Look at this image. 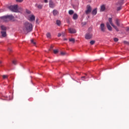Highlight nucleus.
Here are the masks:
<instances>
[{
	"mask_svg": "<svg viewBox=\"0 0 129 129\" xmlns=\"http://www.w3.org/2000/svg\"><path fill=\"white\" fill-rule=\"evenodd\" d=\"M23 29H26L27 32H31L33 30V25L29 22H25Z\"/></svg>",
	"mask_w": 129,
	"mask_h": 129,
	"instance_id": "nucleus-1",
	"label": "nucleus"
},
{
	"mask_svg": "<svg viewBox=\"0 0 129 129\" xmlns=\"http://www.w3.org/2000/svg\"><path fill=\"white\" fill-rule=\"evenodd\" d=\"M108 21H109V22L106 23V27L108 30H109V31H112V27H111V26H110V25L111 26L113 25V23L112 22V18H108Z\"/></svg>",
	"mask_w": 129,
	"mask_h": 129,
	"instance_id": "nucleus-2",
	"label": "nucleus"
},
{
	"mask_svg": "<svg viewBox=\"0 0 129 129\" xmlns=\"http://www.w3.org/2000/svg\"><path fill=\"white\" fill-rule=\"evenodd\" d=\"M8 9L11 11V12H14V13H17L18 12V5L10 6L8 7Z\"/></svg>",
	"mask_w": 129,
	"mask_h": 129,
	"instance_id": "nucleus-3",
	"label": "nucleus"
},
{
	"mask_svg": "<svg viewBox=\"0 0 129 129\" xmlns=\"http://www.w3.org/2000/svg\"><path fill=\"white\" fill-rule=\"evenodd\" d=\"M91 11H92V8L90 5L87 6V10L85 11L86 14L88 15V14H90L91 13Z\"/></svg>",
	"mask_w": 129,
	"mask_h": 129,
	"instance_id": "nucleus-4",
	"label": "nucleus"
},
{
	"mask_svg": "<svg viewBox=\"0 0 129 129\" xmlns=\"http://www.w3.org/2000/svg\"><path fill=\"white\" fill-rule=\"evenodd\" d=\"M92 36L93 35L92 33H87L86 34L85 38L87 40H89L92 38Z\"/></svg>",
	"mask_w": 129,
	"mask_h": 129,
	"instance_id": "nucleus-5",
	"label": "nucleus"
},
{
	"mask_svg": "<svg viewBox=\"0 0 129 129\" xmlns=\"http://www.w3.org/2000/svg\"><path fill=\"white\" fill-rule=\"evenodd\" d=\"M49 8H51V9H53V8H55V3L52 1V0H50L49 2Z\"/></svg>",
	"mask_w": 129,
	"mask_h": 129,
	"instance_id": "nucleus-6",
	"label": "nucleus"
},
{
	"mask_svg": "<svg viewBox=\"0 0 129 129\" xmlns=\"http://www.w3.org/2000/svg\"><path fill=\"white\" fill-rule=\"evenodd\" d=\"M100 28L102 32H105V25L104 23L100 24Z\"/></svg>",
	"mask_w": 129,
	"mask_h": 129,
	"instance_id": "nucleus-7",
	"label": "nucleus"
},
{
	"mask_svg": "<svg viewBox=\"0 0 129 129\" xmlns=\"http://www.w3.org/2000/svg\"><path fill=\"white\" fill-rule=\"evenodd\" d=\"M69 32L70 34H75L76 33V30L74 28H69Z\"/></svg>",
	"mask_w": 129,
	"mask_h": 129,
	"instance_id": "nucleus-8",
	"label": "nucleus"
},
{
	"mask_svg": "<svg viewBox=\"0 0 129 129\" xmlns=\"http://www.w3.org/2000/svg\"><path fill=\"white\" fill-rule=\"evenodd\" d=\"M35 19L36 17H35V16H34V15H30L29 17V21H30V22H33V21H35Z\"/></svg>",
	"mask_w": 129,
	"mask_h": 129,
	"instance_id": "nucleus-9",
	"label": "nucleus"
},
{
	"mask_svg": "<svg viewBox=\"0 0 129 129\" xmlns=\"http://www.w3.org/2000/svg\"><path fill=\"white\" fill-rule=\"evenodd\" d=\"M2 20H3L4 22H9V18L8 16H3L1 17Z\"/></svg>",
	"mask_w": 129,
	"mask_h": 129,
	"instance_id": "nucleus-10",
	"label": "nucleus"
},
{
	"mask_svg": "<svg viewBox=\"0 0 129 129\" xmlns=\"http://www.w3.org/2000/svg\"><path fill=\"white\" fill-rule=\"evenodd\" d=\"M120 20H118V19H116L115 21V24L116 25L118 26V27H120Z\"/></svg>",
	"mask_w": 129,
	"mask_h": 129,
	"instance_id": "nucleus-11",
	"label": "nucleus"
},
{
	"mask_svg": "<svg viewBox=\"0 0 129 129\" xmlns=\"http://www.w3.org/2000/svg\"><path fill=\"white\" fill-rule=\"evenodd\" d=\"M9 21H12V20H14V17L13 15H7Z\"/></svg>",
	"mask_w": 129,
	"mask_h": 129,
	"instance_id": "nucleus-12",
	"label": "nucleus"
},
{
	"mask_svg": "<svg viewBox=\"0 0 129 129\" xmlns=\"http://www.w3.org/2000/svg\"><path fill=\"white\" fill-rule=\"evenodd\" d=\"M92 14L93 15V16H95V15H96V14H97V9H95L93 10Z\"/></svg>",
	"mask_w": 129,
	"mask_h": 129,
	"instance_id": "nucleus-13",
	"label": "nucleus"
},
{
	"mask_svg": "<svg viewBox=\"0 0 129 129\" xmlns=\"http://www.w3.org/2000/svg\"><path fill=\"white\" fill-rule=\"evenodd\" d=\"M1 34L2 37H7V32L6 31H1Z\"/></svg>",
	"mask_w": 129,
	"mask_h": 129,
	"instance_id": "nucleus-14",
	"label": "nucleus"
},
{
	"mask_svg": "<svg viewBox=\"0 0 129 129\" xmlns=\"http://www.w3.org/2000/svg\"><path fill=\"white\" fill-rule=\"evenodd\" d=\"M101 12H104L105 11V5H102L101 6Z\"/></svg>",
	"mask_w": 129,
	"mask_h": 129,
	"instance_id": "nucleus-15",
	"label": "nucleus"
},
{
	"mask_svg": "<svg viewBox=\"0 0 129 129\" xmlns=\"http://www.w3.org/2000/svg\"><path fill=\"white\" fill-rule=\"evenodd\" d=\"M73 19L74 20H77V19H78V15H77V14H74L73 17Z\"/></svg>",
	"mask_w": 129,
	"mask_h": 129,
	"instance_id": "nucleus-16",
	"label": "nucleus"
},
{
	"mask_svg": "<svg viewBox=\"0 0 129 129\" xmlns=\"http://www.w3.org/2000/svg\"><path fill=\"white\" fill-rule=\"evenodd\" d=\"M1 29L2 30V31H7V27H6V26H4V25H2L1 26Z\"/></svg>",
	"mask_w": 129,
	"mask_h": 129,
	"instance_id": "nucleus-17",
	"label": "nucleus"
},
{
	"mask_svg": "<svg viewBox=\"0 0 129 129\" xmlns=\"http://www.w3.org/2000/svg\"><path fill=\"white\" fill-rule=\"evenodd\" d=\"M53 16H57V15H58V11H57L56 10H53Z\"/></svg>",
	"mask_w": 129,
	"mask_h": 129,
	"instance_id": "nucleus-18",
	"label": "nucleus"
},
{
	"mask_svg": "<svg viewBox=\"0 0 129 129\" xmlns=\"http://www.w3.org/2000/svg\"><path fill=\"white\" fill-rule=\"evenodd\" d=\"M112 27H113V28H114V29H115V30H116V31L117 32H118V31H119V30H118V28H117V27H116V26L114 25V24L112 25Z\"/></svg>",
	"mask_w": 129,
	"mask_h": 129,
	"instance_id": "nucleus-19",
	"label": "nucleus"
},
{
	"mask_svg": "<svg viewBox=\"0 0 129 129\" xmlns=\"http://www.w3.org/2000/svg\"><path fill=\"white\" fill-rule=\"evenodd\" d=\"M69 15H73L74 14V11L73 10H70L69 11Z\"/></svg>",
	"mask_w": 129,
	"mask_h": 129,
	"instance_id": "nucleus-20",
	"label": "nucleus"
},
{
	"mask_svg": "<svg viewBox=\"0 0 129 129\" xmlns=\"http://www.w3.org/2000/svg\"><path fill=\"white\" fill-rule=\"evenodd\" d=\"M46 37L47 38H48L49 39H50L51 38V34L50 33H47L46 34Z\"/></svg>",
	"mask_w": 129,
	"mask_h": 129,
	"instance_id": "nucleus-21",
	"label": "nucleus"
},
{
	"mask_svg": "<svg viewBox=\"0 0 129 129\" xmlns=\"http://www.w3.org/2000/svg\"><path fill=\"white\" fill-rule=\"evenodd\" d=\"M56 25L60 26V25H61V21H60V20H56Z\"/></svg>",
	"mask_w": 129,
	"mask_h": 129,
	"instance_id": "nucleus-22",
	"label": "nucleus"
},
{
	"mask_svg": "<svg viewBox=\"0 0 129 129\" xmlns=\"http://www.w3.org/2000/svg\"><path fill=\"white\" fill-rule=\"evenodd\" d=\"M70 42H72L73 43H74L75 42V39L74 38H71L69 39Z\"/></svg>",
	"mask_w": 129,
	"mask_h": 129,
	"instance_id": "nucleus-23",
	"label": "nucleus"
},
{
	"mask_svg": "<svg viewBox=\"0 0 129 129\" xmlns=\"http://www.w3.org/2000/svg\"><path fill=\"white\" fill-rule=\"evenodd\" d=\"M95 43V41L94 40H91L90 42V43L91 45H94V44Z\"/></svg>",
	"mask_w": 129,
	"mask_h": 129,
	"instance_id": "nucleus-24",
	"label": "nucleus"
},
{
	"mask_svg": "<svg viewBox=\"0 0 129 129\" xmlns=\"http://www.w3.org/2000/svg\"><path fill=\"white\" fill-rule=\"evenodd\" d=\"M37 8H38V9H42V8H43V5H38Z\"/></svg>",
	"mask_w": 129,
	"mask_h": 129,
	"instance_id": "nucleus-25",
	"label": "nucleus"
},
{
	"mask_svg": "<svg viewBox=\"0 0 129 129\" xmlns=\"http://www.w3.org/2000/svg\"><path fill=\"white\" fill-rule=\"evenodd\" d=\"M31 43H32V44H33V45H36V41H34L33 39H32V40H31Z\"/></svg>",
	"mask_w": 129,
	"mask_h": 129,
	"instance_id": "nucleus-26",
	"label": "nucleus"
},
{
	"mask_svg": "<svg viewBox=\"0 0 129 129\" xmlns=\"http://www.w3.org/2000/svg\"><path fill=\"white\" fill-rule=\"evenodd\" d=\"M53 53L54 54H57V53H58V50H57V49L53 50Z\"/></svg>",
	"mask_w": 129,
	"mask_h": 129,
	"instance_id": "nucleus-27",
	"label": "nucleus"
},
{
	"mask_svg": "<svg viewBox=\"0 0 129 129\" xmlns=\"http://www.w3.org/2000/svg\"><path fill=\"white\" fill-rule=\"evenodd\" d=\"M82 80H83V81L85 80L87 78H86V77L85 76H83L81 77Z\"/></svg>",
	"mask_w": 129,
	"mask_h": 129,
	"instance_id": "nucleus-28",
	"label": "nucleus"
},
{
	"mask_svg": "<svg viewBox=\"0 0 129 129\" xmlns=\"http://www.w3.org/2000/svg\"><path fill=\"white\" fill-rule=\"evenodd\" d=\"M26 13H27V14H31V11H30L28 9H26Z\"/></svg>",
	"mask_w": 129,
	"mask_h": 129,
	"instance_id": "nucleus-29",
	"label": "nucleus"
},
{
	"mask_svg": "<svg viewBox=\"0 0 129 129\" xmlns=\"http://www.w3.org/2000/svg\"><path fill=\"white\" fill-rule=\"evenodd\" d=\"M13 64H14V65H16L17 64V60H14L12 61Z\"/></svg>",
	"mask_w": 129,
	"mask_h": 129,
	"instance_id": "nucleus-30",
	"label": "nucleus"
},
{
	"mask_svg": "<svg viewBox=\"0 0 129 129\" xmlns=\"http://www.w3.org/2000/svg\"><path fill=\"white\" fill-rule=\"evenodd\" d=\"M3 79H6V78H8V76L7 75H3Z\"/></svg>",
	"mask_w": 129,
	"mask_h": 129,
	"instance_id": "nucleus-31",
	"label": "nucleus"
},
{
	"mask_svg": "<svg viewBox=\"0 0 129 129\" xmlns=\"http://www.w3.org/2000/svg\"><path fill=\"white\" fill-rule=\"evenodd\" d=\"M17 3H22L24 2V0H16Z\"/></svg>",
	"mask_w": 129,
	"mask_h": 129,
	"instance_id": "nucleus-32",
	"label": "nucleus"
},
{
	"mask_svg": "<svg viewBox=\"0 0 129 129\" xmlns=\"http://www.w3.org/2000/svg\"><path fill=\"white\" fill-rule=\"evenodd\" d=\"M66 54V52H60V54L62 55V56H64V55H65Z\"/></svg>",
	"mask_w": 129,
	"mask_h": 129,
	"instance_id": "nucleus-33",
	"label": "nucleus"
},
{
	"mask_svg": "<svg viewBox=\"0 0 129 129\" xmlns=\"http://www.w3.org/2000/svg\"><path fill=\"white\" fill-rule=\"evenodd\" d=\"M121 10V6H120L117 8V11H120Z\"/></svg>",
	"mask_w": 129,
	"mask_h": 129,
	"instance_id": "nucleus-34",
	"label": "nucleus"
},
{
	"mask_svg": "<svg viewBox=\"0 0 129 129\" xmlns=\"http://www.w3.org/2000/svg\"><path fill=\"white\" fill-rule=\"evenodd\" d=\"M87 23L86 22H84L82 23V26H85V25H86Z\"/></svg>",
	"mask_w": 129,
	"mask_h": 129,
	"instance_id": "nucleus-35",
	"label": "nucleus"
},
{
	"mask_svg": "<svg viewBox=\"0 0 129 129\" xmlns=\"http://www.w3.org/2000/svg\"><path fill=\"white\" fill-rule=\"evenodd\" d=\"M114 42H117V41H118V38H114Z\"/></svg>",
	"mask_w": 129,
	"mask_h": 129,
	"instance_id": "nucleus-36",
	"label": "nucleus"
},
{
	"mask_svg": "<svg viewBox=\"0 0 129 129\" xmlns=\"http://www.w3.org/2000/svg\"><path fill=\"white\" fill-rule=\"evenodd\" d=\"M39 21V19L38 18H37L36 19V24H39V23L38 22Z\"/></svg>",
	"mask_w": 129,
	"mask_h": 129,
	"instance_id": "nucleus-37",
	"label": "nucleus"
},
{
	"mask_svg": "<svg viewBox=\"0 0 129 129\" xmlns=\"http://www.w3.org/2000/svg\"><path fill=\"white\" fill-rule=\"evenodd\" d=\"M61 35H62V34L61 33H58L57 37H58V38H59V37H61Z\"/></svg>",
	"mask_w": 129,
	"mask_h": 129,
	"instance_id": "nucleus-38",
	"label": "nucleus"
},
{
	"mask_svg": "<svg viewBox=\"0 0 129 129\" xmlns=\"http://www.w3.org/2000/svg\"><path fill=\"white\" fill-rule=\"evenodd\" d=\"M8 52H11V51H12V49L9 48H8Z\"/></svg>",
	"mask_w": 129,
	"mask_h": 129,
	"instance_id": "nucleus-39",
	"label": "nucleus"
},
{
	"mask_svg": "<svg viewBox=\"0 0 129 129\" xmlns=\"http://www.w3.org/2000/svg\"><path fill=\"white\" fill-rule=\"evenodd\" d=\"M124 44H128V42L126 41H124Z\"/></svg>",
	"mask_w": 129,
	"mask_h": 129,
	"instance_id": "nucleus-40",
	"label": "nucleus"
},
{
	"mask_svg": "<svg viewBox=\"0 0 129 129\" xmlns=\"http://www.w3.org/2000/svg\"><path fill=\"white\" fill-rule=\"evenodd\" d=\"M52 49H53V46H50V48L49 49V51H51V50H52Z\"/></svg>",
	"mask_w": 129,
	"mask_h": 129,
	"instance_id": "nucleus-41",
	"label": "nucleus"
},
{
	"mask_svg": "<svg viewBox=\"0 0 129 129\" xmlns=\"http://www.w3.org/2000/svg\"><path fill=\"white\" fill-rule=\"evenodd\" d=\"M44 2H45V3H48V0H44Z\"/></svg>",
	"mask_w": 129,
	"mask_h": 129,
	"instance_id": "nucleus-42",
	"label": "nucleus"
},
{
	"mask_svg": "<svg viewBox=\"0 0 129 129\" xmlns=\"http://www.w3.org/2000/svg\"><path fill=\"white\" fill-rule=\"evenodd\" d=\"M126 31H129V27H126Z\"/></svg>",
	"mask_w": 129,
	"mask_h": 129,
	"instance_id": "nucleus-43",
	"label": "nucleus"
},
{
	"mask_svg": "<svg viewBox=\"0 0 129 129\" xmlns=\"http://www.w3.org/2000/svg\"><path fill=\"white\" fill-rule=\"evenodd\" d=\"M63 40H64V41H67V38H64Z\"/></svg>",
	"mask_w": 129,
	"mask_h": 129,
	"instance_id": "nucleus-44",
	"label": "nucleus"
},
{
	"mask_svg": "<svg viewBox=\"0 0 129 129\" xmlns=\"http://www.w3.org/2000/svg\"><path fill=\"white\" fill-rule=\"evenodd\" d=\"M85 75H86V76H87V74H85Z\"/></svg>",
	"mask_w": 129,
	"mask_h": 129,
	"instance_id": "nucleus-45",
	"label": "nucleus"
},
{
	"mask_svg": "<svg viewBox=\"0 0 129 129\" xmlns=\"http://www.w3.org/2000/svg\"><path fill=\"white\" fill-rule=\"evenodd\" d=\"M0 64H2V61H0Z\"/></svg>",
	"mask_w": 129,
	"mask_h": 129,
	"instance_id": "nucleus-46",
	"label": "nucleus"
}]
</instances>
